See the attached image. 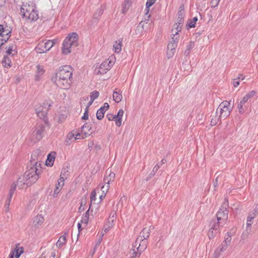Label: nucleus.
<instances>
[{
    "instance_id": "nucleus-8",
    "label": "nucleus",
    "mask_w": 258,
    "mask_h": 258,
    "mask_svg": "<svg viewBox=\"0 0 258 258\" xmlns=\"http://www.w3.org/2000/svg\"><path fill=\"white\" fill-rule=\"evenodd\" d=\"M48 125L49 123L48 124H46L44 122V123H38L32 134L34 138L33 139L37 141L41 140L44 136L46 126Z\"/></svg>"
},
{
    "instance_id": "nucleus-6",
    "label": "nucleus",
    "mask_w": 258,
    "mask_h": 258,
    "mask_svg": "<svg viewBox=\"0 0 258 258\" xmlns=\"http://www.w3.org/2000/svg\"><path fill=\"white\" fill-rule=\"evenodd\" d=\"M228 206V201L226 198H225L219 211L216 214L217 221H218V222H220V221H221L224 223H226L228 219L229 212L227 209Z\"/></svg>"
},
{
    "instance_id": "nucleus-54",
    "label": "nucleus",
    "mask_w": 258,
    "mask_h": 258,
    "mask_svg": "<svg viewBox=\"0 0 258 258\" xmlns=\"http://www.w3.org/2000/svg\"><path fill=\"white\" fill-rule=\"evenodd\" d=\"M106 117L107 118L108 120L109 121L111 120H114L115 119L114 115L111 114V113H108L106 115Z\"/></svg>"
},
{
    "instance_id": "nucleus-5",
    "label": "nucleus",
    "mask_w": 258,
    "mask_h": 258,
    "mask_svg": "<svg viewBox=\"0 0 258 258\" xmlns=\"http://www.w3.org/2000/svg\"><path fill=\"white\" fill-rule=\"evenodd\" d=\"M50 106V105L48 103L43 102L42 104L35 105L34 107L38 117L42 119L46 124L48 123L47 114Z\"/></svg>"
},
{
    "instance_id": "nucleus-40",
    "label": "nucleus",
    "mask_w": 258,
    "mask_h": 258,
    "mask_svg": "<svg viewBox=\"0 0 258 258\" xmlns=\"http://www.w3.org/2000/svg\"><path fill=\"white\" fill-rule=\"evenodd\" d=\"M99 93L97 91H93L90 93V99L94 101L99 96Z\"/></svg>"
},
{
    "instance_id": "nucleus-15",
    "label": "nucleus",
    "mask_w": 258,
    "mask_h": 258,
    "mask_svg": "<svg viewBox=\"0 0 258 258\" xmlns=\"http://www.w3.org/2000/svg\"><path fill=\"white\" fill-rule=\"evenodd\" d=\"M92 129V127H90V124L88 123L84 124L82 127H81V132L84 133V135H81L80 134H77L76 135V137H75V140H78L80 139H84L86 137V135H90V133H87V131H90Z\"/></svg>"
},
{
    "instance_id": "nucleus-13",
    "label": "nucleus",
    "mask_w": 258,
    "mask_h": 258,
    "mask_svg": "<svg viewBox=\"0 0 258 258\" xmlns=\"http://www.w3.org/2000/svg\"><path fill=\"white\" fill-rule=\"evenodd\" d=\"M72 79H66L56 78L55 84L58 87L63 89H68L70 88Z\"/></svg>"
},
{
    "instance_id": "nucleus-28",
    "label": "nucleus",
    "mask_w": 258,
    "mask_h": 258,
    "mask_svg": "<svg viewBox=\"0 0 258 258\" xmlns=\"http://www.w3.org/2000/svg\"><path fill=\"white\" fill-rule=\"evenodd\" d=\"M256 94V91L253 90L249 92L242 98V100L240 101L241 103H243L244 104L249 99L255 95Z\"/></svg>"
},
{
    "instance_id": "nucleus-49",
    "label": "nucleus",
    "mask_w": 258,
    "mask_h": 258,
    "mask_svg": "<svg viewBox=\"0 0 258 258\" xmlns=\"http://www.w3.org/2000/svg\"><path fill=\"white\" fill-rule=\"evenodd\" d=\"M116 212L114 211H112L110 215L108 218V223H110V220H112V222L114 221L116 218Z\"/></svg>"
},
{
    "instance_id": "nucleus-50",
    "label": "nucleus",
    "mask_w": 258,
    "mask_h": 258,
    "mask_svg": "<svg viewBox=\"0 0 258 258\" xmlns=\"http://www.w3.org/2000/svg\"><path fill=\"white\" fill-rule=\"evenodd\" d=\"M240 77H237L236 79L233 80L232 84L235 87H237L239 85Z\"/></svg>"
},
{
    "instance_id": "nucleus-3",
    "label": "nucleus",
    "mask_w": 258,
    "mask_h": 258,
    "mask_svg": "<svg viewBox=\"0 0 258 258\" xmlns=\"http://www.w3.org/2000/svg\"><path fill=\"white\" fill-rule=\"evenodd\" d=\"M33 3L23 5L21 8V14L23 18L30 21H35L38 19V13Z\"/></svg>"
},
{
    "instance_id": "nucleus-14",
    "label": "nucleus",
    "mask_w": 258,
    "mask_h": 258,
    "mask_svg": "<svg viewBox=\"0 0 258 258\" xmlns=\"http://www.w3.org/2000/svg\"><path fill=\"white\" fill-rule=\"evenodd\" d=\"M177 16L178 21L177 23L174 25V27H176L178 26L182 27L184 21V17L185 16V12L183 6L180 7L179 10L177 13Z\"/></svg>"
},
{
    "instance_id": "nucleus-17",
    "label": "nucleus",
    "mask_w": 258,
    "mask_h": 258,
    "mask_svg": "<svg viewBox=\"0 0 258 258\" xmlns=\"http://www.w3.org/2000/svg\"><path fill=\"white\" fill-rule=\"evenodd\" d=\"M109 105L108 103H105L103 106H101L97 110L96 112V117L98 120H102L104 116L105 112L109 109Z\"/></svg>"
},
{
    "instance_id": "nucleus-63",
    "label": "nucleus",
    "mask_w": 258,
    "mask_h": 258,
    "mask_svg": "<svg viewBox=\"0 0 258 258\" xmlns=\"http://www.w3.org/2000/svg\"><path fill=\"white\" fill-rule=\"evenodd\" d=\"M93 102L94 101L90 99V101L88 103L86 108H87L89 110V107L92 104Z\"/></svg>"
},
{
    "instance_id": "nucleus-61",
    "label": "nucleus",
    "mask_w": 258,
    "mask_h": 258,
    "mask_svg": "<svg viewBox=\"0 0 258 258\" xmlns=\"http://www.w3.org/2000/svg\"><path fill=\"white\" fill-rule=\"evenodd\" d=\"M11 202V201L10 200H7L6 202V204H5V207L6 208H9V206H10V203Z\"/></svg>"
},
{
    "instance_id": "nucleus-30",
    "label": "nucleus",
    "mask_w": 258,
    "mask_h": 258,
    "mask_svg": "<svg viewBox=\"0 0 258 258\" xmlns=\"http://www.w3.org/2000/svg\"><path fill=\"white\" fill-rule=\"evenodd\" d=\"M0 34L5 35L6 39H9L11 35V31L9 30H6L4 26L0 24Z\"/></svg>"
},
{
    "instance_id": "nucleus-29",
    "label": "nucleus",
    "mask_w": 258,
    "mask_h": 258,
    "mask_svg": "<svg viewBox=\"0 0 258 258\" xmlns=\"http://www.w3.org/2000/svg\"><path fill=\"white\" fill-rule=\"evenodd\" d=\"M44 73V70L43 69V67L42 66H41L40 65H37V72H36V74L35 75V80L36 81L39 80L40 78L43 75Z\"/></svg>"
},
{
    "instance_id": "nucleus-33",
    "label": "nucleus",
    "mask_w": 258,
    "mask_h": 258,
    "mask_svg": "<svg viewBox=\"0 0 258 258\" xmlns=\"http://www.w3.org/2000/svg\"><path fill=\"white\" fill-rule=\"evenodd\" d=\"M19 243L17 244L15 250L13 251H14V253H16L15 255L16 258H19L20 256V255L24 252L23 247H19Z\"/></svg>"
},
{
    "instance_id": "nucleus-58",
    "label": "nucleus",
    "mask_w": 258,
    "mask_h": 258,
    "mask_svg": "<svg viewBox=\"0 0 258 258\" xmlns=\"http://www.w3.org/2000/svg\"><path fill=\"white\" fill-rule=\"evenodd\" d=\"M219 1H220V0H212L211 2V3L212 4V7H217L219 3Z\"/></svg>"
},
{
    "instance_id": "nucleus-34",
    "label": "nucleus",
    "mask_w": 258,
    "mask_h": 258,
    "mask_svg": "<svg viewBox=\"0 0 258 258\" xmlns=\"http://www.w3.org/2000/svg\"><path fill=\"white\" fill-rule=\"evenodd\" d=\"M2 63L5 68H10L11 66V60L7 55H4Z\"/></svg>"
},
{
    "instance_id": "nucleus-56",
    "label": "nucleus",
    "mask_w": 258,
    "mask_h": 258,
    "mask_svg": "<svg viewBox=\"0 0 258 258\" xmlns=\"http://www.w3.org/2000/svg\"><path fill=\"white\" fill-rule=\"evenodd\" d=\"M89 221V218L85 216H82L81 220V223L87 224Z\"/></svg>"
},
{
    "instance_id": "nucleus-64",
    "label": "nucleus",
    "mask_w": 258,
    "mask_h": 258,
    "mask_svg": "<svg viewBox=\"0 0 258 258\" xmlns=\"http://www.w3.org/2000/svg\"><path fill=\"white\" fill-rule=\"evenodd\" d=\"M14 251H11L9 254V258H14Z\"/></svg>"
},
{
    "instance_id": "nucleus-2",
    "label": "nucleus",
    "mask_w": 258,
    "mask_h": 258,
    "mask_svg": "<svg viewBox=\"0 0 258 258\" xmlns=\"http://www.w3.org/2000/svg\"><path fill=\"white\" fill-rule=\"evenodd\" d=\"M40 165V161H36L32 158L27 166V170L23 174L28 185H31L38 179L39 175L41 171V169L38 168Z\"/></svg>"
},
{
    "instance_id": "nucleus-22",
    "label": "nucleus",
    "mask_w": 258,
    "mask_h": 258,
    "mask_svg": "<svg viewBox=\"0 0 258 258\" xmlns=\"http://www.w3.org/2000/svg\"><path fill=\"white\" fill-rule=\"evenodd\" d=\"M124 113V111L122 109H120L116 115H114L115 116V124L117 126H120L121 125V121H122V117L123 116Z\"/></svg>"
},
{
    "instance_id": "nucleus-16",
    "label": "nucleus",
    "mask_w": 258,
    "mask_h": 258,
    "mask_svg": "<svg viewBox=\"0 0 258 258\" xmlns=\"http://www.w3.org/2000/svg\"><path fill=\"white\" fill-rule=\"evenodd\" d=\"M44 219L41 215H37L32 220L30 224L35 228L40 226L43 223Z\"/></svg>"
},
{
    "instance_id": "nucleus-48",
    "label": "nucleus",
    "mask_w": 258,
    "mask_h": 258,
    "mask_svg": "<svg viewBox=\"0 0 258 258\" xmlns=\"http://www.w3.org/2000/svg\"><path fill=\"white\" fill-rule=\"evenodd\" d=\"M175 52V50H172L171 49H167V58L168 59L171 58L174 55Z\"/></svg>"
},
{
    "instance_id": "nucleus-41",
    "label": "nucleus",
    "mask_w": 258,
    "mask_h": 258,
    "mask_svg": "<svg viewBox=\"0 0 258 258\" xmlns=\"http://www.w3.org/2000/svg\"><path fill=\"white\" fill-rule=\"evenodd\" d=\"M7 51H6V54L7 55H10L12 54V56L14 55L15 53H13L14 50H13V45H9V46H7L6 48Z\"/></svg>"
},
{
    "instance_id": "nucleus-20",
    "label": "nucleus",
    "mask_w": 258,
    "mask_h": 258,
    "mask_svg": "<svg viewBox=\"0 0 258 258\" xmlns=\"http://www.w3.org/2000/svg\"><path fill=\"white\" fill-rule=\"evenodd\" d=\"M69 233V231H66L64 233L63 235L60 236L58 240L57 241L56 243V246L59 248H63L66 243L67 242V239L66 236L68 235Z\"/></svg>"
},
{
    "instance_id": "nucleus-38",
    "label": "nucleus",
    "mask_w": 258,
    "mask_h": 258,
    "mask_svg": "<svg viewBox=\"0 0 258 258\" xmlns=\"http://www.w3.org/2000/svg\"><path fill=\"white\" fill-rule=\"evenodd\" d=\"M219 232V231L213 230L210 228L208 233V236L209 239H211L213 238Z\"/></svg>"
},
{
    "instance_id": "nucleus-59",
    "label": "nucleus",
    "mask_w": 258,
    "mask_h": 258,
    "mask_svg": "<svg viewBox=\"0 0 258 258\" xmlns=\"http://www.w3.org/2000/svg\"><path fill=\"white\" fill-rule=\"evenodd\" d=\"M103 10H102L101 9H97L96 12L95 13V16H96V15L98 14V16H99L103 14Z\"/></svg>"
},
{
    "instance_id": "nucleus-35",
    "label": "nucleus",
    "mask_w": 258,
    "mask_h": 258,
    "mask_svg": "<svg viewBox=\"0 0 258 258\" xmlns=\"http://www.w3.org/2000/svg\"><path fill=\"white\" fill-rule=\"evenodd\" d=\"M198 20V18L197 17H195L192 19L189 20L186 24L187 29L195 27Z\"/></svg>"
},
{
    "instance_id": "nucleus-53",
    "label": "nucleus",
    "mask_w": 258,
    "mask_h": 258,
    "mask_svg": "<svg viewBox=\"0 0 258 258\" xmlns=\"http://www.w3.org/2000/svg\"><path fill=\"white\" fill-rule=\"evenodd\" d=\"M88 111L89 110L87 108H85V112L83 116L82 117V119L86 120L88 118Z\"/></svg>"
},
{
    "instance_id": "nucleus-52",
    "label": "nucleus",
    "mask_w": 258,
    "mask_h": 258,
    "mask_svg": "<svg viewBox=\"0 0 258 258\" xmlns=\"http://www.w3.org/2000/svg\"><path fill=\"white\" fill-rule=\"evenodd\" d=\"M156 0H147L146 6L147 8H150L155 2Z\"/></svg>"
},
{
    "instance_id": "nucleus-9",
    "label": "nucleus",
    "mask_w": 258,
    "mask_h": 258,
    "mask_svg": "<svg viewBox=\"0 0 258 258\" xmlns=\"http://www.w3.org/2000/svg\"><path fill=\"white\" fill-rule=\"evenodd\" d=\"M147 248L145 243L143 244H139L136 245V242L133 244L132 248L129 252V258H139L142 252Z\"/></svg>"
},
{
    "instance_id": "nucleus-18",
    "label": "nucleus",
    "mask_w": 258,
    "mask_h": 258,
    "mask_svg": "<svg viewBox=\"0 0 258 258\" xmlns=\"http://www.w3.org/2000/svg\"><path fill=\"white\" fill-rule=\"evenodd\" d=\"M181 30V27L177 26L175 27L174 29L172 30V35L173 36L171 38V40L170 42L173 43H175L176 45H177L178 40H179V36L178 33L180 32Z\"/></svg>"
},
{
    "instance_id": "nucleus-46",
    "label": "nucleus",
    "mask_w": 258,
    "mask_h": 258,
    "mask_svg": "<svg viewBox=\"0 0 258 258\" xmlns=\"http://www.w3.org/2000/svg\"><path fill=\"white\" fill-rule=\"evenodd\" d=\"M244 105V104L243 103H241L240 101L238 104L237 107L238 109V111H239V113L241 114L243 113L244 112V109L243 107V106Z\"/></svg>"
},
{
    "instance_id": "nucleus-39",
    "label": "nucleus",
    "mask_w": 258,
    "mask_h": 258,
    "mask_svg": "<svg viewBox=\"0 0 258 258\" xmlns=\"http://www.w3.org/2000/svg\"><path fill=\"white\" fill-rule=\"evenodd\" d=\"M16 190V185H12L9 193L8 200L11 201L13 194Z\"/></svg>"
},
{
    "instance_id": "nucleus-55",
    "label": "nucleus",
    "mask_w": 258,
    "mask_h": 258,
    "mask_svg": "<svg viewBox=\"0 0 258 258\" xmlns=\"http://www.w3.org/2000/svg\"><path fill=\"white\" fill-rule=\"evenodd\" d=\"M194 47L195 42L193 41H190L189 44L187 45L186 48L191 51V50L194 48Z\"/></svg>"
},
{
    "instance_id": "nucleus-26",
    "label": "nucleus",
    "mask_w": 258,
    "mask_h": 258,
    "mask_svg": "<svg viewBox=\"0 0 258 258\" xmlns=\"http://www.w3.org/2000/svg\"><path fill=\"white\" fill-rule=\"evenodd\" d=\"M122 38L119 39L118 41H115L113 44V50L114 52L119 53L121 50Z\"/></svg>"
},
{
    "instance_id": "nucleus-43",
    "label": "nucleus",
    "mask_w": 258,
    "mask_h": 258,
    "mask_svg": "<svg viewBox=\"0 0 258 258\" xmlns=\"http://www.w3.org/2000/svg\"><path fill=\"white\" fill-rule=\"evenodd\" d=\"M231 240V235H230L229 233H227L225 236V240L223 241V243L225 244H227L228 245H229Z\"/></svg>"
},
{
    "instance_id": "nucleus-23",
    "label": "nucleus",
    "mask_w": 258,
    "mask_h": 258,
    "mask_svg": "<svg viewBox=\"0 0 258 258\" xmlns=\"http://www.w3.org/2000/svg\"><path fill=\"white\" fill-rule=\"evenodd\" d=\"M110 63V62H108L107 61L101 63L100 66L98 73L103 74L106 73L107 71L109 70L110 69V66H109Z\"/></svg>"
},
{
    "instance_id": "nucleus-4",
    "label": "nucleus",
    "mask_w": 258,
    "mask_h": 258,
    "mask_svg": "<svg viewBox=\"0 0 258 258\" xmlns=\"http://www.w3.org/2000/svg\"><path fill=\"white\" fill-rule=\"evenodd\" d=\"M78 35L77 33H70L63 40L62 52L64 54H68L71 51L72 47H75L78 44Z\"/></svg>"
},
{
    "instance_id": "nucleus-44",
    "label": "nucleus",
    "mask_w": 258,
    "mask_h": 258,
    "mask_svg": "<svg viewBox=\"0 0 258 258\" xmlns=\"http://www.w3.org/2000/svg\"><path fill=\"white\" fill-rule=\"evenodd\" d=\"M9 39H6L5 35L0 34V48Z\"/></svg>"
},
{
    "instance_id": "nucleus-57",
    "label": "nucleus",
    "mask_w": 258,
    "mask_h": 258,
    "mask_svg": "<svg viewBox=\"0 0 258 258\" xmlns=\"http://www.w3.org/2000/svg\"><path fill=\"white\" fill-rule=\"evenodd\" d=\"M96 192L95 190H93L91 194V196H90V200H91V202H92V201H95L96 200Z\"/></svg>"
},
{
    "instance_id": "nucleus-47",
    "label": "nucleus",
    "mask_w": 258,
    "mask_h": 258,
    "mask_svg": "<svg viewBox=\"0 0 258 258\" xmlns=\"http://www.w3.org/2000/svg\"><path fill=\"white\" fill-rule=\"evenodd\" d=\"M177 46V45H176L175 43H172L171 42H169L167 45V49H171L172 50H175V48H176Z\"/></svg>"
},
{
    "instance_id": "nucleus-1",
    "label": "nucleus",
    "mask_w": 258,
    "mask_h": 258,
    "mask_svg": "<svg viewBox=\"0 0 258 258\" xmlns=\"http://www.w3.org/2000/svg\"><path fill=\"white\" fill-rule=\"evenodd\" d=\"M40 165V161H36L32 158L27 166V170L23 174L28 185H31L38 179L39 175L41 171V169L38 168Z\"/></svg>"
},
{
    "instance_id": "nucleus-24",
    "label": "nucleus",
    "mask_w": 258,
    "mask_h": 258,
    "mask_svg": "<svg viewBox=\"0 0 258 258\" xmlns=\"http://www.w3.org/2000/svg\"><path fill=\"white\" fill-rule=\"evenodd\" d=\"M55 152H51L49 153L47 157V159L45 161V164L47 166H52L54 163V159H55Z\"/></svg>"
},
{
    "instance_id": "nucleus-11",
    "label": "nucleus",
    "mask_w": 258,
    "mask_h": 258,
    "mask_svg": "<svg viewBox=\"0 0 258 258\" xmlns=\"http://www.w3.org/2000/svg\"><path fill=\"white\" fill-rule=\"evenodd\" d=\"M151 232V229L150 227L144 228L142 231L140 233L139 236L137 237L136 240V245L139 244H145V246H147V239L149 237Z\"/></svg>"
},
{
    "instance_id": "nucleus-21",
    "label": "nucleus",
    "mask_w": 258,
    "mask_h": 258,
    "mask_svg": "<svg viewBox=\"0 0 258 258\" xmlns=\"http://www.w3.org/2000/svg\"><path fill=\"white\" fill-rule=\"evenodd\" d=\"M224 224L225 223L221 221H220V222H218V221L212 220L210 223V228L213 230L219 231L220 227H223Z\"/></svg>"
},
{
    "instance_id": "nucleus-51",
    "label": "nucleus",
    "mask_w": 258,
    "mask_h": 258,
    "mask_svg": "<svg viewBox=\"0 0 258 258\" xmlns=\"http://www.w3.org/2000/svg\"><path fill=\"white\" fill-rule=\"evenodd\" d=\"M129 7H130L129 0H124L123 5V11H124L125 9H126V10H127L128 9Z\"/></svg>"
},
{
    "instance_id": "nucleus-60",
    "label": "nucleus",
    "mask_w": 258,
    "mask_h": 258,
    "mask_svg": "<svg viewBox=\"0 0 258 258\" xmlns=\"http://www.w3.org/2000/svg\"><path fill=\"white\" fill-rule=\"evenodd\" d=\"M48 41H49L50 42V44H52V47L54 45V44L57 42V40L56 39H53V40H47Z\"/></svg>"
},
{
    "instance_id": "nucleus-27",
    "label": "nucleus",
    "mask_w": 258,
    "mask_h": 258,
    "mask_svg": "<svg viewBox=\"0 0 258 258\" xmlns=\"http://www.w3.org/2000/svg\"><path fill=\"white\" fill-rule=\"evenodd\" d=\"M69 174V171L68 167L62 168L60 173V177L58 179H59V182H64V180L67 178Z\"/></svg>"
},
{
    "instance_id": "nucleus-31",
    "label": "nucleus",
    "mask_w": 258,
    "mask_h": 258,
    "mask_svg": "<svg viewBox=\"0 0 258 258\" xmlns=\"http://www.w3.org/2000/svg\"><path fill=\"white\" fill-rule=\"evenodd\" d=\"M64 185V182H59V179L57 180V183L56 185L55 188L54 190V192L53 194V197H56L58 194L59 192L60 189Z\"/></svg>"
},
{
    "instance_id": "nucleus-42",
    "label": "nucleus",
    "mask_w": 258,
    "mask_h": 258,
    "mask_svg": "<svg viewBox=\"0 0 258 258\" xmlns=\"http://www.w3.org/2000/svg\"><path fill=\"white\" fill-rule=\"evenodd\" d=\"M149 9H150V8H147V6H146V8L145 10V15L144 16V22L149 21V19L150 18V15H148L149 12Z\"/></svg>"
},
{
    "instance_id": "nucleus-62",
    "label": "nucleus",
    "mask_w": 258,
    "mask_h": 258,
    "mask_svg": "<svg viewBox=\"0 0 258 258\" xmlns=\"http://www.w3.org/2000/svg\"><path fill=\"white\" fill-rule=\"evenodd\" d=\"M106 184H105V185H102L101 186V189H102V190L103 191V194H106V192H107V191H106V185H105Z\"/></svg>"
},
{
    "instance_id": "nucleus-19",
    "label": "nucleus",
    "mask_w": 258,
    "mask_h": 258,
    "mask_svg": "<svg viewBox=\"0 0 258 258\" xmlns=\"http://www.w3.org/2000/svg\"><path fill=\"white\" fill-rule=\"evenodd\" d=\"M12 185H16V187L18 186L20 188H25L28 186H30L27 183V181H26V178L23 175L18 178L16 184Z\"/></svg>"
},
{
    "instance_id": "nucleus-45",
    "label": "nucleus",
    "mask_w": 258,
    "mask_h": 258,
    "mask_svg": "<svg viewBox=\"0 0 258 258\" xmlns=\"http://www.w3.org/2000/svg\"><path fill=\"white\" fill-rule=\"evenodd\" d=\"M228 246L227 244H225L223 242L221 245L219 246L218 250L220 252L224 251Z\"/></svg>"
},
{
    "instance_id": "nucleus-32",
    "label": "nucleus",
    "mask_w": 258,
    "mask_h": 258,
    "mask_svg": "<svg viewBox=\"0 0 258 258\" xmlns=\"http://www.w3.org/2000/svg\"><path fill=\"white\" fill-rule=\"evenodd\" d=\"M113 99L115 102H120L122 99L121 93L114 90L113 93Z\"/></svg>"
},
{
    "instance_id": "nucleus-7",
    "label": "nucleus",
    "mask_w": 258,
    "mask_h": 258,
    "mask_svg": "<svg viewBox=\"0 0 258 258\" xmlns=\"http://www.w3.org/2000/svg\"><path fill=\"white\" fill-rule=\"evenodd\" d=\"M73 68L70 66H63L59 68L56 74V78L72 79Z\"/></svg>"
},
{
    "instance_id": "nucleus-12",
    "label": "nucleus",
    "mask_w": 258,
    "mask_h": 258,
    "mask_svg": "<svg viewBox=\"0 0 258 258\" xmlns=\"http://www.w3.org/2000/svg\"><path fill=\"white\" fill-rule=\"evenodd\" d=\"M50 43L48 40L40 41L35 50L38 53H46L52 48V44Z\"/></svg>"
},
{
    "instance_id": "nucleus-25",
    "label": "nucleus",
    "mask_w": 258,
    "mask_h": 258,
    "mask_svg": "<svg viewBox=\"0 0 258 258\" xmlns=\"http://www.w3.org/2000/svg\"><path fill=\"white\" fill-rule=\"evenodd\" d=\"M115 177V174L113 172H110L108 176H106L104 178V182L106 185V191H108L109 187L110 182L113 181Z\"/></svg>"
},
{
    "instance_id": "nucleus-37",
    "label": "nucleus",
    "mask_w": 258,
    "mask_h": 258,
    "mask_svg": "<svg viewBox=\"0 0 258 258\" xmlns=\"http://www.w3.org/2000/svg\"><path fill=\"white\" fill-rule=\"evenodd\" d=\"M256 214L254 213V212H252V213H250L247 217V222H246V225L247 227H250L251 225L252 224V220L254 218Z\"/></svg>"
},
{
    "instance_id": "nucleus-10",
    "label": "nucleus",
    "mask_w": 258,
    "mask_h": 258,
    "mask_svg": "<svg viewBox=\"0 0 258 258\" xmlns=\"http://www.w3.org/2000/svg\"><path fill=\"white\" fill-rule=\"evenodd\" d=\"M230 104V102L224 101L219 105L216 111L217 113L218 110L220 111V115L218 118V120L221 119V118L225 119L230 115V111L229 109Z\"/></svg>"
},
{
    "instance_id": "nucleus-36",
    "label": "nucleus",
    "mask_w": 258,
    "mask_h": 258,
    "mask_svg": "<svg viewBox=\"0 0 258 258\" xmlns=\"http://www.w3.org/2000/svg\"><path fill=\"white\" fill-rule=\"evenodd\" d=\"M159 168H160V165H159V164H157L155 166V167L153 168L152 171L149 174L148 176L147 177V178L146 179V180H148L150 179L152 177H153L155 175V174L156 173V172H157V171L158 170Z\"/></svg>"
}]
</instances>
